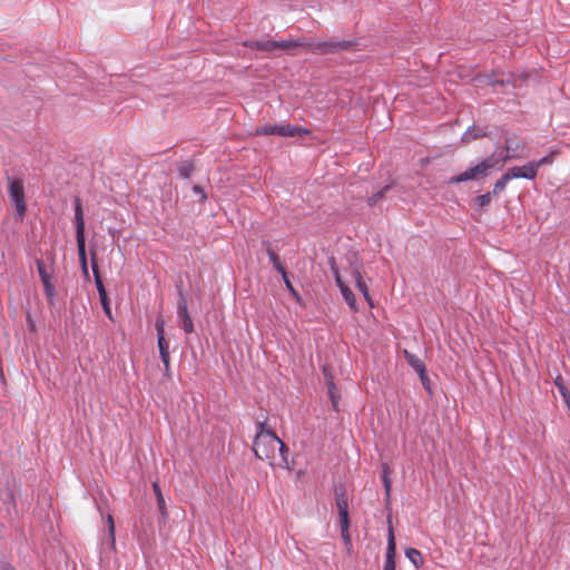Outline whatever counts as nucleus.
Returning <instances> with one entry per match:
<instances>
[{
  "mask_svg": "<svg viewBox=\"0 0 570 570\" xmlns=\"http://www.w3.org/2000/svg\"><path fill=\"white\" fill-rule=\"evenodd\" d=\"M278 436L276 433L266 426L265 422L256 423V434L254 439L253 452L258 460H267L271 465L277 459L276 448Z\"/></svg>",
  "mask_w": 570,
  "mask_h": 570,
  "instance_id": "obj_1",
  "label": "nucleus"
},
{
  "mask_svg": "<svg viewBox=\"0 0 570 570\" xmlns=\"http://www.w3.org/2000/svg\"><path fill=\"white\" fill-rule=\"evenodd\" d=\"M501 160L497 157L495 154H492L476 165L469 167L459 175L452 176L449 179V184H460L468 180H480L488 177L492 170L501 169Z\"/></svg>",
  "mask_w": 570,
  "mask_h": 570,
  "instance_id": "obj_2",
  "label": "nucleus"
},
{
  "mask_svg": "<svg viewBox=\"0 0 570 570\" xmlns=\"http://www.w3.org/2000/svg\"><path fill=\"white\" fill-rule=\"evenodd\" d=\"M258 136L277 135L282 137H304L311 134L305 127H296L291 124H275L258 126L255 130Z\"/></svg>",
  "mask_w": 570,
  "mask_h": 570,
  "instance_id": "obj_3",
  "label": "nucleus"
},
{
  "mask_svg": "<svg viewBox=\"0 0 570 570\" xmlns=\"http://www.w3.org/2000/svg\"><path fill=\"white\" fill-rule=\"evenodd\" d=\"M37 269L40 276V279L43 285L45 295L47 297V301L49 305L55 304V297H56V287L52 283L53 277V259H50L49 264H46L43 259L37 258L36 259Z\"/></svg>",
  "mask_w": 570,
  "mask_h": 570,
  "instance_id": "obj_4",
  "label": "nucleus"
},
{
  "mask_svg": "<svg viewBox=\"0 0 570 570\" xmlns=\"http://www.w3.org/2000/svg\"><path fill=\"white\" fill-rule=\"evenodd\" d=\"M9 183V195L14 205L16 214L19 218L26 215L27 206L24 202L23 181L16 176H7Z\"/></svg>",
  "mask_w": 570,
  "mask_h": 570,
  "instance_id": "obj_5",
  "label": "nucleus"
},
{
  "mask_svg": "<svg viewBox=\"0 0 570 570\" xmlns=\"http://www.w3.org/2000/svg\"><path fill=\"white\" fill-rule=\"evenodd\" d=\"M75 223H76V240L78 248V256L80 266L88 265L86 254V239H85V220L82 208L79 200L76 202L75 207Z\"/></svg>",
  "mask_w": 570,
  "mask_h": 570,
  "instance_id": "obj_6",
  "label": "nucleus"
},
{
  "mask_svg": "<svg viewBox=\"0 0 570 570\" xmlns=\"http://www.w3.org/2000/svg\"><path fill=\"white\" fill-rule=\"evenodd\" d=\"M335 503L340 515V528L341 533L344 539L350 540L348 528H350V518H348V502L345 495V490H336L335 491Z\"/></svg>",
  "mask_w": 570,
  "mask_h": 570,
  "instance_id": "obj_7",
  "label": "nucleus"
},
{
  "mask_svg": "<svg viewBox=\"0 0 570 570\" xmlns=\"http://www.w3.org/2000/svg\"><path fill=\"white\" fill-rule=\"evenodd\" d=\"M525 147L527 144L523 139L517 136L507 137L504 141L505 154L498 156L499 160H501V166L503 167V164L509 160L521 158Z\"/></svg>",
  "mask_w": 570,
  "mask_h": 570,
  "instance_id": "obj_8",
  "label": "nucleus"
},
{
  "mask_svg": "<svg viewBox=\"0 0 570 570\" xmlns=\"http://www.w3.org/2000/svg\"><path fill=\"white\" fill-rule=\"evenodd\" d=\"M91 269H92V274H94V277H95V283H96V287H97L98 294H99V299H100L102 309H104L105 314L107 315V317L109 320H112V313H111V308H110V305H109V299H108V296H107V292H106L104 283H102V281L100 278L98 265H97V262H96V253H91Z\"/></svg>",
  "mask_w": 570,
  "mask_h": 570,
  "instance_id": "obj_9",
  "label": "nucleus"
},
{
  "mask_svg": "<svg viewBox=\"0 0 570 570\" xmlns=\"http://www.w3.org/2000/svg\"><path fill=\"white\" fill-rule=\"evenodd\" d=\"M0 512L9 519L17 514L14 493L9 485L0 490Z\"/></svg>",
  "mask_w": 570,
  "mask_h": 570,
  "instance_id": "obj_10",
  "label": "nucleus"
},
{
  "mask_svg": "<svg viewBox=\"0 0 570 570\" xmlns=\"http://www.w3.org/2000/svg\"><path fill=\"white\" fill-rule=\"evenodd\" d=\"M353 42L350 40L342 41H323L317 42L313 46V52L318 55L336 53L343 50H347L352 47Z\"/></svg>",
  "mask_w": 570,
  "mask_h": 570,
  "instance_id": "obj_11",
  "label": "nucleus"
},
{
  "mask_svg": "<svg viewBox=\"0 0 570 570\" xmlns=\"http://www.w3.org/2000/svg\"><path fill=\"white\" fill-rule=\"evenodd\" d=\"M177 317H178L179 326L183 328V331L186 334H190L194 332V323L188 313L187 299L183 294H180V297H179V301L177 304Z\"/></svg>",
  "mask_w": 570,
  "mask_h": 570,
  "instance_id": "obj_12",
  "label": "nucleus"
},
{
  "mask_svg": "<svg viewBox=\"0 0 570 570\" xmlns=\"http://www.w3.org/2000/svg\"><path fill=\"white\" fill-rule=\"evenodd\" d=\"M511 176L514 178H523L528 180H533L537 177V169L533 166L532 161L527 163L523 166H515L512 168H509Z\"/></svg>",
  "mask_w": 570,
  "mask_h": 570,
  "instance_id": "obj_13",
  "label": "nucleus"
},
{
  "mask_svg": "<svg viewBox=\"0 0 570 570\" xmlns=\"http://www.w3.org/2000/svg\"><path fill=\"white\" fill-rule=\"evenodd\" d=\"M395 540L393 529L392 527H390L383 570H395Z\"/></svg>",
  "mask_w": 570,
  "mask_h": 570,
  "instance_id": "obj_14",
  "label": "nucleus"
},
{
  "mask_svg": "<svg viewBox=\"0 0 570 570\" xmlns=\"http://www.w3.org/2000/svg\"><path fill=\"white\" fill-rule=\"evenodd\" d=\"M351 276L355 281V285L358 292L363 295L368 305L373 307V302L370 296L368 287L362 277L361 271L357 267L353 268L351 272Z\"/></svg>",
  "mask_w": 570,
  "mask_h": 570,
  "instance_id": "obj_15",
  "label": "nucleus"
},
{
  "mask_svg": "<svg viewBox=\"0 0 570 570\" xmlns=\"http://www.w3.org/2000/svg\"><path fill=\"white\" fill-rule=\"evenodd\" d=\"M278 452L276 453L277 459L274 461L273 468H284V469H291L289 461H288V453L289 449L287 445L278 438L277 448Z\"/></svg>",
  "mask_w": 570,
  "mask_h": 570,
  "instance_id": "obj_16",
  "label": "nucleus"
},
{
  "mask_svg": "<svg viewBox=\"0 0 570 570\" xmlns=\"http://www.w3.org/2000/svg\"><path fill=\"white\" fill-rule=\"evenodd\" d=\"M243 46L253 50L264 51V52H274L273 51V40H245Z\"/></svg>",
  "mask_w": 570,
  "mask_h": 570,
  "instance_id": "obj_17",
  "label": "nucleus"
},
{
  "mask_svg": "<svg viewBox=\"0 0 570 570\" xmlns=\"http://www.w3.org/2000/svg\"><path fill=\"white\" fill-rule=\"evenodd\" d=\"M263 247L266 250V254L269 258V262L272 263L273 267L278 272L282 273L285 271L284 265L282 264L279 256L276 254V252L272 248V244L269 240H263L262 242Z\"/></svg>",
  "mask_w": 570,
  "mask_h": 570,
  "instance_id": "obj_18",
  "label": "nucleus"
},
{
  "mask_svg": "<svg viewBox=\"0 0 570 570\" xmlns=\"http://www.w3.org/2000/svg\"><path fill=\"white\" fill-rule=\"evenodd\" d=\"M488 135L487 129L482 127L471 126L468 130L462 135V141L468 144L478 138L485 137Z\"/></svg>",
  "mask_w": 570,
  "mask_h": 570,
  "instance_id": "obj_19",
  "label": "nucleus"
},
{
  "mask_svg": "<svg viewBox=\"0 0 570 570\" xmlns=\"http://www.w3.org/2000/svg\"><path fill=\"white\" fill-rule=\"evenodd\" d=\"M404 357L407 362V364L417 373V374H423L424 373V370H426L425 367V364L424 362L419 358L416 355L407 352L406 350L404 351Z\"/></svg>",
  "mask_w": 570,
  "mask_h": 570,
  "instance_id": "obj_20",
  "label": "nucleus"
},
{
  "mask_svg": "<svg viewBox=\"0 0 570 570\" xmlns=\"http://www.w3.org/2000/svg\"><path fill=\"white\" fill-rule=\"evenodd\" d=\"M405 557L410 560L415 569H420L423 566V556L417 549L407 548L405 550Z\"/></svg>",
  "mask_w": 570,
  "mask_h": 570,
  "instance_id": "obj_21",
  "label": "nucleus"
},
{
  "mask_svg": "<svg viewBox=\"0 0 570 570\" xmlns=\"http://www.w3.org/2000/svg\"><path fill=\"white\" fill-rule=\"evenodd\" d=\"M153 490H154L156 499H157L158 509H159L163 518L165 519L168 515L167 509H166V502H165L161 489L157 482L153 483Z\"/></svg>",
  "mask_w": 570,
  "mask_h": 570,
  "instance_id": "obj_22",
  "label": "nucleus"
},
{
  "mask_svg": "<svg viewBox=\"0 0 570 570\" xmlns=\"http://www.w3.org/2000/svg\"><path fill=\"white\" fill-rule=\"evenodd\" d=\"M511 179H513V177L511 176V173L510 170L508 169L507 173H504L493 185V190H492V195L497 196L499 195L500 193H502L505 187H507V184L508 181H510Z\"/></svg>",
  "mask_w": 570,
  "mask_h": 570,
  "instance_id": "obj_23",
  "label": "nucleus"
},
{
  "mask_svg": "<svg viewBox=\"0 0 570 570\" xmlns=\"http://www.w3.org/2000/svg\"><path fill=\"white\" fill-rule=\"evenodd\" d=\"M558 154H559V149L558 148H551L550 153L548 155H546L544 157H542V158H540L538 160H532V164L535 167V169L538 170L542 166L551 165L554 161V157Z\"/></svg>",
  "mask_w": 570,
  "mask_h": 570,
  "instance_id": "obj_24",
  "label": "nucleus"
},
{
  "mask_svg": "<svg viewBox=\"0 0 570 570\" xmlns=\"http://www.w3.org/2000/svg\"><path fill=\"white\" fill-rule=\"evenodd\" d=\"M273 51H284V50H289L294 47H298L301 46V42L299 41H296V40H273Z\"/></svg>",
  "mask_w": 570,
  "mask_h": 570,
  "instance_id": "obj_25",
  "label": "nucleus"
},
{
  "mask_svg": "<svg viewBox=\"0 0 570 570\" xmlns=\"http://www.w3.org/2000/svg\"><path fill=\"white\" fill-rule=\"evenodd\" d=\"M177 170L180 178L187 179L194 171V164L189 160L179 161Z\"/></svg>",
  "mask_w": 570,
  "mask_h": 570,
  "instance_id": "obj_26",
  "label": "nucleus"
},
{
  "mask_svg": "<svg viewBox=\"0 0 570 570\" xmlns=\"http://www.w3.org/2000/svg\"><path fill=\"white\" fill-rule=\"evenodd\" d=\"M344 301L346 302V304L348 305V307L353 311V312H357L358 308H357V305H356V299H355V296L352 292V289L348 287V286H343L342 291H340Z\"/></svg>",
  "mask_w": 570,
  "mask_h": 570,
  "instance_id": "obj_27",
  "label": "nucleus"
},
{
  "mask_svg": "<svg viewBox=\"0 0 570 570\" xmlns=\"http://www.w3.org/2000/svg\"><path fill=\"white\" fill-rule=\"evenodd\" d=\"M326 386H327L328 396L332 402V406L334 410H337L340 395L337 394L336 386H335L332 377H330L326 381Z\"/></svg>",
  "mask_w": 570,
  "mask_h": 570,
  "instance_id": "obj_28",
  "label": "nucleus"
},
{
  "mask_svg": "<svg viewBox=\"0 0 570 570\" xmlns=\"http://www.w3.org/2000/svg\"><path fill=\"white\" fill-rule=\"evenodd\" d=\"M392 188V185L387 184L383 186L379 191L373 194L367 198V205L368 206H375L384 196L385 194Z\"/></svg>",
  "mask_w": 570,
  "mask_h": 570,
  "instance_id": "obj_29",
  "label": "nucleus"
},
{
  "mask_svg": "<svg viewBox=\"0 0 570 570\" xmlns=\"http://www.w3.org/2000/svg\"><path fill=\"white\" fill-rule=\"evenodd\" d=\"M279 274L284 281L286 288L292 294V296H294L296 299H299V294L297 293V291L294 288L293 284H292V282L289 281L286 269Z\"/></svg>",
  "mask_w": 570,
  "mask_h": 570,
  "instance_id": "obj_30",
  "label": "nucleus"
},
{
  "mask_svg": "<svg viewBox=\"0 0 570 570\" xmlns=\"http://www.w3.org/2000/svg\"><path fill=\"white\" fill-rule=\"evenodd\" d=\"M492 193H485L475 197L474 203L478 207L483 208L491 203Z\"/></svg>",
  "mask_w": 570,
  "mask_h": 570,
  "instance_id": "obj_31",
  "label": "nucleus"
},
{
  "mask_svg": "<svg viewBox=\"0 0 570 570\" xmlns=\"http://www.w3.org/2000/svg\"><path fill=\"white\" fill-rule=\"evenodd\" d=\"M382 482H383L384 492H385V502H386V504H389L390 499H391V488H392V481H391L390 475H382Z\"/></svg>",
  "mask_w": 570,
  "mask_h": 570,
  "instance_id": "obj_32",
  "label": "nucleus"
},
{
  "mask_svg": "<svg viewBox=\"0 0 570 570\" xmlns=\"http://www.w3.org/2000/svg\"><path fill=\"white\" fill-rule=\"evenodd\" d=\"M382 482H383L384 492H385V502H386V504H389L390 499H391V488H392V481H391L390 475H382Z\"/></svg>",
  "mask_w": 570,
  "mask_h": 570,
  "instance_id": "obj_33",
  "label": "nucleus"
},
{
  "mask_svg": "<svg viewBox=\"0 0 570 570\" xmlns=\"http://www.w3.org/2000/svg\"><path fill=\"white\" fill-rule=\"evenodd\" d=\"M159 355H160V360L165 366V374L167 376H169V372H170V354H169V351L168 352H159Z\"/></svg>",
  "mask_w": 570,
  "mask_h": 570,
  "instance_id": "obj_34",
  "label": "nucleus"
},
{
  "mask_svg": "<svg viewBox=\"0 0 570 570\" xmlns=\"http://www.w3.org/2000/svg\"><path fill=\"white\" fill-rule=\"evenodd\" d=\"M159 355H160V360L165 366V374L167 376H169V372H170V354H169V351L168 352H159Z\"/></svg>",
  "mask_w": 570,
  "mask_h": 570,
  "instance_id": "obj_35",
  "label": "nucleus"
},
{
  "mask_svg": "<svg viewBox=\"0 0 570 570\" xmlns=\"http://www.w3.org/2000/svg\"><path fill=\"white\" fill-rule=\"evenodd\" d=\"M155 328H156V332H157V338L158 337H165V323L164 321L158 317L155 322Z\"/></svg>",
  "mask_w": 570,
  "mask_h": 570,
  "instance_id": "obj_36",
  "label": "nucleus"
},
{
  "mask_svg": "<svg viewBox=\"0 0 570 570\" xmlns=\"http://www.w3.org/2000/svg\"><path fill=\"white\" fill-rule=\"evenodd\" d=\"M332 272H333L337 287L340 288V291H342L343 286H347V285L343 282L338 269L334 265H332Z\"/></svg>",
  "mask_w": 570,
  "mask_h": 570,
  "instance_id": "obj_37",
  "label": "nucleus"
},
{
  "mask_svg": "<svg viewBox=\"0 0 570 570\" xmlns=\"http://www.w3.org/2000/svg\"><path fill=\"white\" fill-rule=\"evenodd\" d=\"M193 191H194V194H196V195H198V196H199V200H200L202 203H205V202H206V199H207V195H206V193H205L204 188H203L200 185H194V186H193Z\"/></svg>",
  "mask_w": 570,
  "mask_h": 570,
  "instance_id": "obj_38",
  "label": "nucleus"
},
{
  "mask_svg": "<svg viewBox=\"0 0 570 570\" xmlns=\"http://www.w3.org/2000/svg\"><path fill=\"white\" fill-rule=\"evenodd\" d=\"M484 81L489 86H495V85H504L505 81L503 79H497L494 75H489L484 77Z\"/></svg>",
  "mask_w": 570,
  "mask_h": 570,
  "instance_id": "obj_39",
  "label": "nucleus"
},
{
  "mask_svg": "<svg viewBox=\"0 0 570 570\" xmlns=\"http://www.w3.org/2000/svg\"><path fill=\"white\" fill-rule=\"evenodd\" d=\"M554 385L558 389L559 393H563V392H567L569 391L568 387L564 385L563 383V379L561 375H558L556 379H554Z\"/></svg>",
  "mask_w": 570,
  "mask_h": 570,
  "instance_id": "obj_40",
  "label": "nucleus"
},
{
  "mask_svg": "<svg viewBox=\"0 0 570 570\" xmlns=\"http://www.w3.org/2000/svg\"><path fill=\"white\" fill-rule=\"evenodd\" d=\"M107 521H108V532L110 535L111 543L114 544L115 543V523H114L112 517L110 514L108 515Z\"/></svg>",
  "mask_w": 570,
  "mask_h": 570,
  "instance_id": "obj_41",
  "label": "nucleus"
},
{
  "mask_svg": "<svg viewBox=\"0 0 570 570\" xmlns=\"http://www.w3.org/2000/svg\"><path fill=\"white\" fill-rule=\"evenodd\" d=\"M157 345H158L159 352H168L169 351V343L165 337H158Z\"/></svg>",
  "mask_w": 570,
  "mask_h": 570,
  "instance_id": "obj_42",
  "label": "nucleus"
},
{
  "mask_svg": "<svg viewBox=\"0 0 570 570\" xmlns=\"http://www.w3.org/2000/svg\"><path fill=\"white\" fill-rule=\"evenodd\" d=\"M420 376V380L422 382V385L424 386V389L428 391V392H431V389H430V379L428 376V373H426V370H424V373L423 374H419Z\"/></svg>",
  "mask_w": 570,
  "mask_h": 570,
  "instance_id": "obj_43",
  "label": "nucleus"
},
{
  "mask_svg": "<svg viewBox=\"0 0 570 570\" xmlns=\"http://www.w3.org/2000/svg\"><path fill=\"white\" fill-rule=\"evenodd\" d=\"M382 475H390L391 474V468L387 463H382Z\"/></svg>",
  "mask_w": 570,
  "mask_h": 570,
  "instance_id": "obj_44",
  "label": "nucleus"
},
{
  "mask_svg": "<svg viewBox=\"0 0 570 570\" xmlns=\"http://www.w3.org/2000/svg\"><path fill=\"white\" fill-rule=\"evenodd\" d=\"M80 267H81V272H82V274H83L85 279L90 281V275H89V271H88V265L80 266Z\"/></svg>",
  "mask_w": 570,
  "mask_h": 570,
  "instance_id": "obj_45",
  "label": "nucleus"
},
{
  "mask_svg": "<svg viewBox=\"0 0 570 570\" xmlns=\"http://www.w3.org/2000/svg\"><path fill=\"white\" fill-rule=\"evenodd\" d=\"M564 404L569 403L570 402V391H567V392H563L560 394Z\"/></svg>",
  "mask_w": 570,
  "mask_h": 570,
  "instance_id": "obj_46",
  "label": "nucleus"
},
{
  "mask_svg": "<svg viewBox=\"0 0 570 570\" xmlns=\"http://www.w3.org/2000/svg\"><path fill=\"white\" fill-rule=\"evenodd\" d=\"M4 570H16V568L13 566H11V564H7L4 567Z\"/></svg>",
  "mask_w": 570,
  "mask_h": 570,
  "instance_id": "obj_47",
  "label": "nucleus"
}]
</instances>
